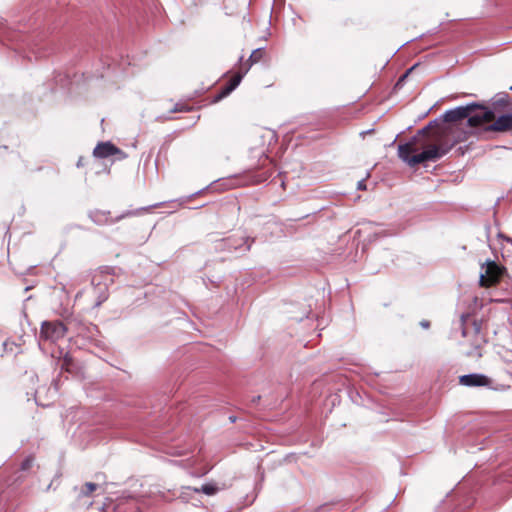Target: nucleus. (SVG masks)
<instances>
[{
  "mask_svg": "<svg viewBox=\"0 0 512 512\" xmlns=\"http://www.w3.org/2000/svg\"><path fill=\"white\" fill-rule=\"evenodd\" d=\"M466 137L461 124H448L436 129L425 127L408 142L398 146V157L410 167L435 162Z\"/></svg>",
  "mask_w": 512,
  "mask_h": 512,
  "instance_id": "obj_1",
  "label": "nucleus"
},
{
  "mask_svg": "<svg viewBox=\"0 0 512 512\" xmlns=\"http://www.w3.org/2000/svg\"><path fill=\"white\" fill-rule=\"evenodd\" d=\"M485 123H490L486 126V131L512 132V114H502L496 117L494 111L487 110L485 106L481 113L471 115L467 120V124L470 127H478Z\"/></svg>",
  "mask_w": 512,
  "mask_h": 512,
  "instance_id": "obj_2",
  "label": "nucleus"
},
{
  "mask_svg": "<svg viewBox=\"0 0 512 512\" xmlns=\"http://www.w3.org/2000/svg\"><path fill=\"white\" fill-rule=\"evenodd\" d=\"M265 54L266 52L263 48H258L252 51L249 59L244 62L241 60L238 72H236L221 88L220 92L214 96L212 102L217 103L228 96L240 84L243 76L250 70V68L254 64H257L263 60Z\"/></svg>",
  "mask_w": 512,
  "mask_h": 512,
  "instance_id": "obj_3",
  "label": "nucleus"
},
{
  "mask_svg": "<svg viewBox=\"0 0 512 512\" xmlns=\"http://www.w3.org/2000/svg\"><path fill=\"white\" fill-rule=\"evenodd\" d=\"M505 272V267L498 265L494 261H488L485 273L480 276V286L488 288L497 285Z\"/></svg>",
  "mask_w": 512,
  "mask_h": 512,
  "instance_id": "obj_4",
  "label": "nucleus"
},
{
  "mask_svg": "<svg viewBox=\"0 0 512 512\" xmlns=\"http://www.w3.org/2000/svg\"><path fill=\"white\" fill-rule=\"evenodd\" d=\"M67 332V328L63 322L59 320L45 321L42 323L40 337L45 340L55 342L63 338Z\"/></svg>",
  "mask_w": 512,
  "mask_h": 512,
  "instance_id": "obj_5",
  "label": "nucleus"
},
{
  "mask_svg": "<svg viewBox=\"0 0 512 512\" xmlns=\"http://www.w3.org/2000/svg\"><path fill=\"white\" fill-rule=\"evenodd\" d=\"M93 156L98 159H105L112 156H115L117 160L127 158V154L110 141L99 142L93 150Z\"/></svg>",
  "mask_w": 512,
  "mask_h": 512,
  "instance_id": "obj_6",
  "label": "nucleus"
},
{
  "mask_svg": "<svg viewBox=\"0 0 512 512\" xmlns=\"http://www.w3.org/2000/svg\"><path fill=\"white\" fill-rule=\"evenodd\" d=\"M476 109H484V106L477 103H472L464 107H458L454 110H450L445 113L444 119L449 124H459V121H462L466 118H470L471 113Z\"/></svg>",
  "mask_w": 512,
  "mask_h": 512,
  "instance_id": "obj_7",
  "label": "nucleus"
},
{
  "mask_svg": "<svg viewBox=\"0 0 512 512\" xmlns=\"http://www.w3.org/2000/svg\"><path fill=\"white\" fill-rule=\"evenodd\" d=\"M132 213L131 212H127V213H124V214H121L115 218H113L111 216V212L110 211H104V210H95L92 214H91V218L92 220L97 223V224H100V225H103V224H113L129 215H131Z\"/></svg>",
  "mask_w": 512,
  "mask_h": 512,
  "instance_id": "obj_8",
  "label": "nucleus"
},
{
  "mask_svg": "<svg viewBox=\"0 0 512 512\" xmlns=\"http://www.w3.org/2000/svg\"><path fill=\"white\" fill-rule=\"evenodd\" d=\"M459 383L463 386H488L490 379L482 374H468L460 376Z\"/></svg>",
  "mask_w": 512,
  "mask_h": 512,
  "instance_id": "obj_9",
  "label": "nucleus"
},
{
  "mask_svg": "<svg viewBox=\"0 0 512 512\" xmlns=\"http://www.w3.org/2000/svg\"><path fill=\"white\" fill-rule=\"evenodd\" d=\"M89 292H91L93 297L92 307L94 308L99 307L109 296L108 286L106 285L91 286Z\"/></svg>",
  "mask_w": 512,
  "mask_h": 512,
  "instance_id": "obj_10",
  "label": "nucleus"
},
{
  "mask_svg": "<svg viewBox=\"0 0 512 512\" xmlns=\"http://www.w3.org/2000/svg\"><path fill=\"white\" fill-rule=\"evenodd\" d=\"M474 340H473V349L467 351L468 356H481L480 349L482 348V345L484 343V339L480 333V327L475 323L474 324Z\"/></svg>",
  "mask_w": 512,
  "mask_h": 512,
  "instance_id": "obj_11",
  "label": "nucleus"
},
{
  "mask_svg": "<svg viewBox=\"0 0 512 512\" xmlns=\"http://www.w3.org/2000/svg\"><path fill=\"white\" fill-rule=\"evenodd\" d=\"M112 282L111 274L103 270L95 271L91 278V286L106 285L109 287Z\"/></svg>",
  "mask_w": 512,
  "mask_h": 512,
  "instance_id": "obj_12",
  "label": "nucleus"
},
{
  "mask_svg": "<svg viewBox=\"0 0 512 512\" xmlns=\"http://www.w3.org/2000/svg\"><path fill=\"white\" fill-rule=\"evenodd\" d=\"M101 487L92 482H86L79 491V497H90L92 496L97 490H99Z\"/></svg>",
  "mask_w": 512,
  "mask_h": 512,
  "instance_id": "obj_13",
  "label": "nucleus"
},
{
  "mask_svg": "<svg viewBox=\"0 0 512 512\" xmlns=\"http://www.w3.org/2000/svg\"><path fill=\"white\" fill-rule=\"evenodd\" d=\"M196 493L202 492L206 495H214L217 493L218 488L214 484H204L201 488H193Z\"/></svg>",
  "mask_w": 512,
  "mask_h": 512,
  "instance_id": "obj_14",
  "label": "nucleus"
},
{
  "mask_svg": "<svg viewBox=\"0 0 512 512\" xmlns=\"http://www.w3.org/2000/svg\"><path fill=\"white\" fill-rule=\"evenodd\" d=\"M35 462V457L33 455L27 456L22 463L20 464V470L23 472L29 471Z\"/></svg>",
  "mask_w": 512,
  "mask_h": 512,
  "instance_id": "obj_15",
  "label": "nucleus"
},
{
  "mask_svg": "<svg viewBox=\"0 0 512 512\" xmlns=\"http://www.w3.org/2000/svg\"><path fill=\"white\" fill-rule=\"evenodd\" d=\"M508 106V101L505 98H501L492 104V111H494L495 114L500 113L505 107Z\"/></svg>",
  "mask_w": 512,
  "mask_h": 512,
  "instance_id": "obj_16",
  "label": "nucleus"
},
{
  "mask_svg": "<svg viewBox=\"0 0 512 512\" xmlns=\"http://www.w3.org/2000/svg\"><path fill=\"white\" fill-rule=\"evenodd\" d=\"M192 110V107L188 106L184 103H176L170 110V113H179V112H189Z\"/></svg>",
  "mask_w": 512,
  "mask_h": 512,
  "instance_id": "obj_17",
  "label": "nucleus"
},
{
  "mask_svg": "<svg viewBox=\"0 0 512 512\" xmlns=\"http://www.w3.org/2000/svg\"><path fill=\"white\" fill-rule=\"evenodd\" d=\"M70 363V359H68L67 357L64 358V365H66V367H68ZM68 370V368H66Z\"/></svg>",
  "mask_w": 512,
  "mask_h": 512,
  "instance_id": "obj_18",
  "label": "nucleus"
},
{
  "mask_svg": "<svg viewBox=\"0 0 512 512\" xmlns=\"http://www.w3.org/2000/svg\"><path fill=\"white\" fill-rule=\"evenodd\" d=\"M365 188V185L362 183V181H360L358 183V189H364Z\"/></svg>",
  "mask_w": 512,
  "mask_h": 512,
  "instance_id": "obj_19",
  "label": "nucleus"
},
{
  "mask_svg": "<svg viewBox=\"0 0 512 512\" xmlns=\"http://www.w3.org/2000/svg\"><path fill=\"white\" fill-rule=\"evenodd\" d=\"M467 334H468L467 329H466V328H463V330H462V335H463L464 337H466V336H467Z\"/></svg>",
  "mask_w": 512,
  "mask_h": 512,
  "instance_id": "obj_20",
  "label": "nucleus"
},
{
  "mask_svg": "<svg viewBox=\"0 0 512 512\" xmlns=\"http://www.w3.org/2000/svg\"><path fill=\"white\" fill-rule=\"evenodd\" d=\"M85 292H79L76 295V298H81L84 295Z\"/></svg>",
  "mask_w": 512,
  "mask_h": 512,
  "instance_id": "obj_21",
  "label": "nucleus"
},
{
  "mask_svg": "<svg viewBox=\"0 0 512 512\" xmlns=\"http://www.w3.org/2000/svg\"><path fill=\"white\" fill-rule=\"evenodd\" d=\"M422 325H423L424 327H429V322H422Z\"/></svg>",
  "mask_w": 512,
  "mask_h": 512,
  "instance_id": "obj_22",
  "label": "nucleus"
},
{
  "mask_svg": "<svg viewBox=\"0 0 512 512\" xmlns=\"http://www.w3.org/2000/svg\"><path fill=\"white\" fill-rule=\"evenodd\" d=\"M510 90H512V86L510 87Z\"/></svg>",
  "mask_w": 512,
  "mask_h": 512,
  "instance_id": "obj_23",
  "label": "nucleus"
}]
</instances>
